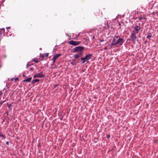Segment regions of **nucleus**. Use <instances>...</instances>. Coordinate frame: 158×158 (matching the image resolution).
<instances>
[{
	"instance_id": "39448f33",
	"label": "nucleus",
	"mask_w": 158,
	"mask_h": 158,
	"mask_svg": "<svg viewBox=\"0 0 158 158\" xmlns=\"http://www.w3.org/2000/svg\"><path fill=\"white\" fill-rule=\"evenodd\" d=\"M131 38L133 41H135L136 40V35L135 33V32L133 31L132 32Z\"/></svg>"
},
{
	"instance_id": "1a4fd4ad",
	"label": "nucleus",
	"mask_w": 158,
	"mask_h": 158,
	"mask_svg": "<svg viewBox=\"0 0 158 158\" xmlns=\"http://www.w3.org/2000/svg\"><path fill=\"white\" fill-rule=\"evenodd\" d=\"M140 28L139 27L137 26H136L134 27V29L137 31L136 33H138V31L140 30Z\"/></svg>"
},
{
	"instance_id": "393cba45",
	"label": "nucleus",
	"mask_w": 158,
	"mask_h": 158,
	"mask_svg": "<svg viewBox=\"0 0 158 158\" xmlns=\"http://www.w3.org/2000/svg\"><path fill=\"white\" fill-rule=\"evenodd\" d=\"M48 53L46 55V56H48Z\"/></svg>"
},
{
	"instance_id": "6e6552de",
	"label": "nucleus",
	"mask_w": 158,
	"mask_h": 158,
	"mask_svg": "<svg viewBox=\"0 0 158 158\" xmlns=\"http://www.w3.org/2000/svg\"><path fill=\"white\" fill-rule=\"evenodd\" d=\"M61 55L60 54H57L55 55L53 58V63H54L56 61V59L59 57H60V56Z\"/></svg>"
},
{
	"instance_id": "f8f14e48",
	"label": "nucleus",
	"mask_w": 158,
	"mask_h": 158,
	"mask_svg": "<svg viewBox=\"0 0 158 158\" xmlns=\"http://www.w3.org/2000/svg\"><path fill=\"white\" fill-rule=\"evenodd\" d=\"M39 81V80L38 79H34L32 80V83H34L35 82H38Z\"/></svg>"
},
{
	"instance_id": "9b49d317",
	"label": "nucleus",
	"mask_w": 158,
	"mask_h": 158,
	"mask_svg": "<svg viewBox=\"0 0 158 158\" xmlns=\"http://www.w3.org/2000/svg\"><path fill=\"white\" fill-rule=\"evenodd\" d=\"M32 78L31 77H29V78H28L27 79L24 80H23L24 82H29L31 81V80Z\"/></svg>"
},
{
	"instance_id": "f03ea898",
	"label": "nucleus",
	"mask_w": 158,
	"mask_h": 158,
	"mask_svg": "<svg viewBox=\"0 0 158 158\" xmlns=\"http://www.w3.org/2000/svg\"><path fill=\"white\" fill-rule=\"evenodd\" d=\"M69 43L70 45L76 46L78 45L80 43V42L79 41H76L73 40H71L69 42Z\"/></svg>"
},
{
	"instance_id": "a211bd4d",
	"label": "nucleus",
	"mask_w": 158,
	"mask_h": 158,
	"mask_svg": "<svg viewBox=\"0 0 158 158\" xmlns=\"http://www.w3.org/2000/svg\"><path fill=\"white\" fill-rule=\"evenodd\" d=\"M19 80V78H16L15 79V81L16 82V81L17 80Z\"/></svg>"
},
{
	"instance_id": "5701e85b",
	"label": "nucleus",
	"mask_w": 158,
	"mask_h": 158,
	"mask_svg": "<svg viewBox=\"0 0 158 158\" xmlns=\"http://www.w3.org/2000/svg\"><path fill=\"white\" fill-rule=\"evenodd\" d=\"M30 70H33V69H32V68H31L30 69Z\"/></svg>"
},
{
	"instance_id": "412c9836",
	"label": "nucleus",
	"mask_w": 158,
	"mask_h": 158,
	"mask_svg": "<svg viewBox=\"0 0 158 158\" xmlns=\"http://www.w3.org/2000/svg\"><path fill=\"white\" fill-rule=\"evenodd\" d=\"M34 61L36 62V63H38L39 62V61H38V60H37V61L34 60Z\"/></svg>"
},
{
	"instance_id": "4468645a",
	"label": "nucleus",
	"mask_w": 158,
	"mask_h": 158,
	"mask_svg": "<svg viewBox=\"0 0 158 158\" xmlns=\"http://www.w3.org/2000/svg\"><path fill=\"white\" fill-rule=\"evenodd\" d=\"M81 60H82V63L84 64L85 63V61L86 60H85L83 59V57H81Z\"/></svg>"
},
{
	"instance_id": "aec40b11",
	"label": "nucleus",
	"mask_w": 158,
	"mask_h": 158,
	"mask_svg": "<svg viewBox=\"0 0 158 158\" xmlns=\"http://www.w3.org/2000/svg\"><path fill=\"white\" fill-rule=\"evenodd\" d=\"M115 38L116 39H117L118 38V36H116Z\"/></svg>"
},
{
	"instance_id": "4be33fe9",
	"label": "nucleus",
	"mask_w": 158,
	"mask_h": 158,
	"mask_svg": "<svg viewBox=\"0 0 158 158\" xmlns=\"http://www.w3.org/2000/svg\"><path fill=\"white\" fill-rule=\"evenodd\" d=\"M6 144H7V145H8V144H9V142H6Z\"/></svg>"
},
{
	"instance_id": "20e7f679",
	"label": "nucleus",
	"mask_w": 158,
	"mask_h": 158,
	"mask_svg": "<svg viewBox=\"0 0 158 158\" xmlns=\"http://www.w3.org/2000/svg\"><path fill=\"white\" fill-rule=\"evenodd\" d=\"M44 77V75L43 74L42 72H41L40 73H38L35 75L34 76L33 78H35L36 77Z\"/></svg>"
},
{
	"instance_id": "423d86ee",
	"label": "nucleus",
	"mask_w": 158,
	"mask_h": 158,
	"mask_svg": "<svg viewBox=\"0 0 158 158\" xmlns=\"http://www.w3.org/2000/svg\"><path fill=\"white\" fill-rule=\"evenodd\" d=\"M92 55L91 54H89L86 55L85 57H83V59L85 60H89L92 57Z\"/></svg>"
},
{
	"instance_id": "9d476101",
	"label": "nucleus",
	"mask_w": 158,
	"mask_h": 158,
	"mask_svg": "<svg viewBox=\"0 0 158 158\" xmlns=\"http://www.w3.org/2000/svg\"><path fill=\"white\" fill-rule=\"evenodd\" d=\"M82 52H81L75 55L74 56V58H77L79 57L82 55Z\"/></svg>"
},
{
	"instance_id": "bb28decb",
	"label": "nucleus",
	"mask_w": 158,
	"mask_h": 158,
	"mask_svg": "<svg viewBox=\"0 0 158 158\" xmlns=\"http://www.w3.org/2000/svg\"><path fill=\"white\" fill-rule=\"evenodd\" d=\"M0 34H2V33H1V31H0Z\"/></svg>"
},
{
	"instance_id": "b1692460",
	"label": "nucleus",
	"mask_w": 158,
	"mask_h": 158,
	"mask_svg": "<svg viewBox=\"0 0 158 158\" xmlns=\"http://www.w3.org/2000/svg\"><path fill=\"white\" fill-rule=\"evenodd\" d=\"M7 29H10V27H7L6 28Z\"/></svg>"
},
{
	"instance_id": "7ed1b4c3",
	"label": "nucleus",
	"mask_w": 158,
	"mask_h": 158,
	"mask_svg": "<svg viewBox=\"0 0 158 158\" xmlns=\"http://www.w3.org/2000/svg\"><path fill=\"white\" fill-rule=\"evenodd\" d=\"M117 40V44L120 45H122L124 42L123 39L122 38H118Z\"/></svg>"
},
{
	"instance_id": "2eb2a0df",
	"label": "nucleus",
	"mask_w": 158,
	"mask_h": 158,
	"mask_svg": "<svg viewBox=\"0 0 158 158\" xmlns=\"http://www.w3.org/2000/svg\"><path fill=\"white\" fill-rule=\"evenodd\" d=\"M151 37V36L149 35L147 37V38L148 39H150Z\"/></svg>"
},
{
	"instance_id": "f257e3e1",
	"label": "nucleus",
	"mask_w": 158,
	"mask_h": 158,
	"mask_svg": "<svg viewBox=\"0 0 158 158\" xmlns=\"http://www.w3.org/2000/svg\"><path fill=\"white\" fill-rule=\"evenodd\" d=\"M84 48L81 46H78L75 48L73 49V52H82L81 51L83 50Z\"/></svg>"
},
{
	"instance_id": "6ab92c4d",
	"label": "nucleus",
	"mask_w": 158,
	"mask_h": 158,
	"mask_svg": "<svg viewBox=\"0 0 158 158\" xmlns=\"http://www.w3.org/2000/svg\"><path fill=\"white\" fill-rule=\"evenodd\" d=\"M110 137V135H107V137L108 139Z\"/></svg>"
},
{
	"instance_id": "f3484780",
	"label": "nucleus",
	"mask_w": 158,
	"mask_h": 158,
	"mask_svg": "<svg viewBox=\"0 0 158 158\" xmlns=\"http://www.w3.org/2000/svg\"><path fill=\"white\" fill-rule=\"evenodd\" d=\"M71 64H72L73 65H74L75 64V63L73 62H72L71 63Z\"/></svg>"
},
{
	"instance_id": "c756f323",
	"label": "nucleus",
	"mask_w": 158,
	"mask_h": 158,
	"mask_svg": "<svg viewBox=\"0 0 158 158\" xmlns=\"http://www.w3.org/2000/svg\"><path fill=\"white\" fill-rule=\"evenodd\" d=\"M103 41V40H101L100 41L101 42H102Z\"/></svg>"
},
{
	"instance_id": "dca6fc26",
	"label": "nucleus",
	"mask_w": 158,
	"mask_h": 158,
	"mask_svg": "<svg viewBox=\"0 0 158 158\" xmlns=\"http://www.w3.org/2000/svg\"><path fill=\"white\" fill-rule=\"evenodd\" d=\"M0 31H5V29L4 28H2L0 29Z\"/></svg>"
},
{
	"instance_id": "0eeeda50",
	"label": "nucleus",
	"mask_w": 158,
	"mask_h": 158,
	"mask_svg": "<svg viewBox=\"0 0 158 158\" xmlns=\"http://www.w3.org/2000/svg\"><path fill=\"white\" fill-rule=\"evenodd\" d=\"M117 39L114 38L112 41V43L110 46V47H112L113 45H117Z\"/></svg>"
},
{
	"instance_id": "a878e982",
	"label": "nucleus",
	"mask_w": 158,
	"mask_h": 158,
	"mask_svg": "<svg viewBox=\"0 0 158 158\" xmlns=\"http://www.w3.org/2000/svg\"><path fill=\"white\" fill-rule=\"evenodd\" d=\"M23 77H25V76L24 74H23Z\"/></svg>"
},
{
	"instance_id": "cd10ccee",
	"label": "nucleus",
	"mask_w": 158,
	"mask_h": 158,
	"mask_svg": "<svg viewBox=\"0 0 158 158\" xmlns=\"http://www.w3.org/2000/svg\"><path fill=\"white\" fill-rule=\"evenodd\" d=\"M27 68L28 67V64H27Z\"/></svg>"
},
{
	"instance_id": "c85d7f7f",
	"label": "nucleus",
	"mask_w": 158,
	"mask_h": 158,
	"mask_svg": "<svg viewBox=\"0 0 158 158\" xmlns=\"http://www.w3.org/2000/svg\"><path fill=\"white\" fill-rule=\"evenodd\" d=\"M105 49H107V47H106L105 48Z\"/></svg>"
},
{
	"instance_id": "ddd939ff",
	"label": "nucleus",
	"mask_w": 158,
	"mask_h": 158,
	"mask_svg": "<svg viewBox=\"0 0 158 158\" xmlns=\"http://www.w3.org/2000/svg\"><path fill=\"white\" fill-rule=\"evenodd\" d=\"M0 138H2V139H3L5 138V137L4 135L0 133Z\"/></svg>"
}]
</instances>
